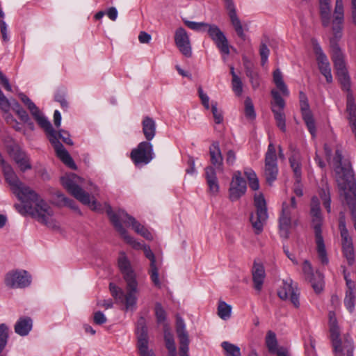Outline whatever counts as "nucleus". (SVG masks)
<instances>
[{
	"label": "nucleus",
	"instance_id": "1",
	"mask_svg": "<svg viewBox=\"0 0 356 356\" xmlns=\"http://www.w3.org/2000/svg\"><path fill=\"white\" fill-rule=\"evenodd\" d=\"M118 266L126 282L125 293L113 283H110L109 289L112 296L118 302L124 305L127 310L133 309L137 302L138 283L136 275L125 254L122 253L118 259Z\"/></svg>",
	"mask_w": 356,
	"mask_h": 356
},
{
	"label": "nucleus",
	"instance_id": "2",
	"mask_svg": "<svg viewBox=\"0 0 356 356\" xmlns=\"http://www.w3.org/2000/svg\"><path fill=\"white\" fill-rule=\"evenodd\" d=\"M38 124L44 130L47 138L54 147L56 156L68 167L76 169V165L69 152L62 143L58 140L57 131H55L48 119L38 109L31 114Z\"/></svg>",
	"mask_w": 356,
	"mask_h": 356
},
{
	"label": "nucleus",
	"instance_id": "3",
	"mask_svg": "<svg viewBox=\"0 0 356 356\" xmlns=\"http://www.w3.org/2000/svg\"><path fill=\"white\" fill-rule=\"evenodd\" d=\"M61 184L74 198L87 205L92 211H102V205L82 188L83 179L74 173H70L61 177Z\"/></svg>",
	"mask_w": 356,
	"mask_h": 356
},
{
	"label": "nucleus",
	"instance_id": "4",
	"mask_svg": "<svg viewBox=\"0 0 356 356\" xmlns=\"http://www.w3.org/2000/svg\"><path fill=\"white\" fill-rule=\"evenodd\" d=\"M32 192L35 195L25 194V197L19 200L22 202H31V207H29V215L32 218L49 227H55L56 225L53 218L54 213L53 208L33 190H32Z\"/></svg>",
	"mask_w": 356,
	"mask_h": 356
},
{
	"label": "nucleus",
	"instance_id": "5",
	"mask_svg": "<svg viewBox=\"0 0 356 356\" xmlns=\"http://www.w3.org/2000/svg\"><path fill=\"white\" fill-rule=\"evenodd\" d=\"M184 24L189 29L197 32H207L209 38L214 42L221 53L229 55V47L227 39L220 28L213 24L196 22L184 20Z\"/></svg>",
	"mask_w": 356,
	"mask_h": 356
},
{
	"label": "nucleus",
	"instance_id": "6",
	"mask_svg": "<svg viewBox=\"0 0 356 356\" xmlns=\"http://www.w3.org/2000/svg\"><path fill=\"white\" fill-rule=\"evenodd\" d=\"M312 226L314 231L316 249L318 257L323 264L328 263V258L325 250L323 237L322 236L321 226L323 218L320 209V202L317 197H313L311 201Z\"/></svg>",
	"mask_w": 356,
	"mask_h": 356
},
{
	"label": "nucleus",
	"instance_id": "7",
	"mask_svg": "<svg viewBox=\"0 0 356 356\" xmlns=\"http://www.w3.org/2000/svg\"><path fill=\"white\" fill-rule=\"evenodd\" d=\"M298 209L295 197L282 203L279 217V234L282 238H288L292 223L298 224Z\"/></svg>",
	"mask_w": 356,
	"mask_h": 356
},
{
	"label": "nucleus",
	"instance_id": "8",
	"mask_svg": "<svg viewBox=\"0 0 356 356\" xmlns=\"http://www.w3.org/2000/svg\"><path fill=\"white\" fill-rule=\"evenodd\" d=\"M1 166L6 181L10 185L13 193L17 196L19 200L20 199H24L25 197V194L31 195L32 196L35 195L32 192V189L30 187L25 186L19 179L13 169L9 164L5 163Z\"/></svg>",
	"mask_w": 356,
	"mask_h": 356
},
{
	"label": "nucleus",
	"instance_id": "9",
	"mask_svg": "<svg viewBox=\"0 0 356 356\" xmlns=\"http://www.w3.org/2000/svg\"><path fill=\"white\" fill-rule=\"evenodd\" d=\"M257 213L250 216V222L256 234H260L263 230L264 223L268 218L266 204L262 194L256 195L254 198Z\"/></svg>",
	"mask_w": 356,
	"mask_h": 356
},
{
	"label": "nucleus",
	"instance_id": "10",
	"mask_svg": "<svg viewBox=\"0 0 356 356\" xmlns=\"http://www.w3.org/2000/svg\"><path fill=\"white\" fill-rule=\"evenodd\" d=\"M130 156L136 165H147L154 157L152 143L149 141L140 143L136 148L132 149Z\"/></svg>",
	"mask_w": 356,
	"mask_h": 356
},
{
	"label": "nucleus",
	"instance_id": "11",
	"mask_svg": "<svg viewBox=\"0 0 356 356\" xmlns=\"http://www.w3.org/2000/svg\"><path fill=\"white\" fill-rule=\"evenodd\" d=\"M4 282L8 288L23 289L31 284V276L24 270H11L6 273Z\"/></svg>",
	"mask_w": 356,
	"mask_h": 356
},
{
	"label": "nucleus",
	"instance_id": "12",
	"mask_svg": "<svg viewBox=\"0 0 356 356\" xmlns=\"http://www.w3.org/2000/svg\"><path fill=\"white\" fill-rule=\"evenodd\" d=\"M105 209L106 213H107L111 222L124 240L136 250L143 249V247L145 245L141 244L128 234V232L120 222L118 216L115 215V212H113L111 207L109 204H105Z\"/></svg>",
	"mask_w": 356,
	"mask_h": 356
},
{
	"label": "nucleus",
	"instance_id": "13",
	"mask_svg": "<svg viewBox=\"0 0 356 356\" xmlns=\"http://www.w3.org/2000/svg\"><path fill=\"white\" fill-rule=\"evenodd\" d=\"M312 42L314 52L316 56L318 69L321 73L325 77L327 82L332 83V75L328 58L316 40H312Z\"/></svg>",
	"mask_w": 356,
	"mask_h": 356
},
{
	"label": "nucleus",
	"instance_id": "14",
	"mask_svg": "<svg viewBox=\"0 0 356 356\" xmlns=\"http://www.w3.org/2000/svg\"><path fill=\"white\" fill-rule=\"evenodd\" d=\"M136 333L138 348L140 356H154L153 352L148 349L147 327L146 326V321L143 317H140L137 321Z\"/></svg>",
	"mask_w": 356,
	"mask_h": 356
},
{
	"label": "nucleus",
	"instance_id": "15",
	"mask_svg": "<svg viewBox=\"0 0 356 356\" xmlns=\"http://www.w3.org/2000/svg\"><path fill=\"white\" fill-rule=\"evenodd\" d=\"M278 296L282 300L290 299L291 302L296 308L300 307V293L296 284H293L291 279L288 278L282 282V287L278 290Z\"/></svg>",
	"mask_w": 356,
	"mask_h": 356
},
{
	"label": "nucleus",
	"instance_id": "16",
	"mask_svg": "<svg viewBox=\"0 0 356 356\" xmlns=\"http://www.w3.org/2000/svg\"><path fill=\"white\" fill-rule=\"evenodd\" d=\"M119 218L120 222H123L132 227L134 231L148 241L154 239L153 235L145 226L138 222L133 216L129 215L124 210H119L115 213Z\"/></svg>",
	"mask_w": 356,
	"mask_h": 356
},
{
	"label": "nucleus",
	"instance_id": "17",
	"mask_svg": "<svg viewBox=\"0 0 356 356\" xmlns=\"http://www.w3.org/2000/svg\"><path fill=\"white\" fill-rule=\"evenodd\" d=\"M344 20V10L343 0H336L334 10V19L332 20L333 38L330 39L337 42L342 36L343 23Z\"/></svg>",
	"mask_w": 356,
	"mask_h": 356
},
{
	"label": "nucleus",
	"instance_id": "18",
	"mask_svg": "<svg viewBox=\"0 0 356 356\" xmlns=\"http://www.w3.org/2000/svg\"><path fill=\"white\" fill-rule=\"evenodd\" d=\"M175 42L179 51L186 57L192 56V48L189 36L186 31L182 28H178L175 33Z\"/></svg>",
	"mask_w": 356,
	"mask_h": 356
},
{
	"label": "nucleus",
	"instance_id": "19",
	"mask_svg": "<svg viewBox=\"0 0 356 356\" xmlns=\"http://www.w3.org/2000/svg\"><path fill=\"white\" fill-rule=\"evenodd\" d=\"M176 332L179 341V356H189V339L184 320L181 317L177 318Z\"/></svg>",
	"mask_w": 356,
	"mask_h": 356
},
{
	"label": "nucleus",
	"instance_id": "20",
	"mask_svg": "<svg viewBox=\"0 0 356 356\" xmlns=\"http://www.w3.org/2000/svg\"><path fill=\"white\" fill-rule=\"evenodd\" d=\"M343 273L346 286L343 302L347 310L352 313L355 309V295L354 289L355 283L350 278V273L346 272V269L343 270Z\"/></svg>",
	"mask_w": 356,
	"mask_h": 356
},
{
	"label": "nucleus",
	"instance_id": "21",
	"mask_svg": "<svg viewBox=\"0 0 356 356\" xmlns=\"http://www.w3.org/2000/svg\"><path fill=\"white\" fill-rule=\"evenodd\" d=\"M343 254L348 265L352 266L355 261V251L353 238L348 229L340 231Z\"/></svg>",
	"mask_w": 356,
	"mask_h": 356
},
{
	"label": "nucleus",
	"instance_id": "22",
	"mask_svg": "<svg viewBox=\"0 0 356 356\" xmlns=\"http://www.w3.org/2000/svg\"><path fill=\"white\" fill-rule=\"evenodd\" d=\"M225 7L229 12V17L230 18L232 26L237 35L243 40H246V35L243 31L241 22L236 15V10L233 0H224Z\"/></svg>",
	"mask_w": 356,
	"mask_h": 356
},
{
	"label": "nucleus",
	"instance_id": "23",
	"mask_svg": "<svg viewBox=\"0 0 356 356\" xmlns=\"http://www.w3.org/2000/svg\"><path fill=\"white\" fill-rule=\"evenodd\" d=\"M252 281L254 288L258 292H260L263 287V284L266 277L264 266L262 264L254 261L252 269Z\"/></svg>",
	"mask_w": 356,
	"mask_h": 356
},
{
	"label": "nucleus",
	"instance_id": "24",
	"mask_svg": "<svg viewBox=\"0 0 356 356\" xmlns=\"http://www.w3.org/2000/svg\"><path fill=\"white\" fill-rule=\"evenodd\" d=\"M210 161L215 170L223 171V157L218 142H213L209 147Z\"/></svg>",
	"mask_w": 356,
	"mask_h": 356
},
{
	"label": "nucleus",
	"instance_id": "25",
	"mask_svg": "<svg viewBox=\"0 0 356 356\" xmlns=\"http://www.w3.org/2000/svg\"><path fill=\"white\" fill-rule=\"evenodd\" d=\"M290 167L292 169L296 181L300 183L302 176V156L298 150L293 149L289 159Z\"/></svg>",
	"mask_w": 356,
	"mask_h": 356
},
{
	"label": "nucleus",
	"instance_id": "26",
	"mask_svg": "<svg viewBox=\"0 0 356 356\" xmlns=\"http://www.w3.org/2000/svg\"><path fill=\"white\" fill-rule=\"evenodd\" d=\"M204 170L209 191L211 195H216L218 193L220 188L216 171L212 166L206 167Z\"/></svg>",
	"mask_w": 356,
	"mask_h": 356
},
{
	"label": "nucleus",
	"instance_id": "27",
	"mask_svg": "<svg viewBox=\"0 0 356 356\" xmlns=\"http://www.w3.org/2000/svg\"><path fill=\"white\" fill-rule=\"evenodd\" d=\"M247 186L245 179L232 181L229 188V199L234 202L238 200L246 192Z\"/></svg>",
	"mask_w": 356,
	"mask_h": 356
},
{
	"label": "nucleus",
	"instance_id": "28",
	"mask_svg": "<svg viewBox=\"0 0 356 356\" xmlns=\"http://www.w3.org/2000/svg\"><path fill=\"white\" fill-rule=\"evenodd\" d=\"M12 156L22 171L24 172L31 168L27 155L19 147L13 149Z\"/></svg>",
	"mask_w": 356,
	"mask_h": 356
},
{
	"label": "nucleus",
	"instance_id": "29",
	"mask_svg": "<svg viewBox=\"0 0 356 356\" xmlns=\"http://www.w3.org/2000/svg\"><path fill=\"white\" fill-rule=\"evenodd\" d=\"M277 160H265L264 176L266 182L269 185H272L273 182L277 179Z\"/></svg>",
	"mask_w": 356,
	"mask_h": 356
},
{
	"label": "nucleus",
	"instance_id": "30",
	"mask_svg": "<svg viewBox=\"0 0 356 356\" xmlns=\"http://www.w3.org/2000/svg\"><path fill=\"white\" fill-rule=\"evenodd\" d=\"M143 132L147 141L152 140L156 134V123L155 121L146 116L144 118L143 122Z\"/></svg>",
	"mask_w": 356,
	"mask_h": 356
},
{
	"label": "nucleus",
	"instance_id": "31",
	"mask_svg": "<svg viewBox=\"0 0 356 356\" xmlns=\"http://www.w3.org/2000/svg\"><path fill=\"white\" fill-rule=\"evenodd\" d=\"M32 328V320L29 317L20 318L15 325V331L20 336H26Z\"/></svg>",
	"mask_w": 356,
	"mask_h": 356
},
{
	"label": "nucleus",
	"instance_id": "32",
	"mask_svg": "<svg viewBox=\"0 0 356 356\" xmlns=\"http://www.w3.org/2000/svg\"><path fill=\"white\" fill-rule=\"evenodd\" d=\"M330 338L336 356H342L343 345L339 339L340 332L339 326L330 327Z\"/></svg>",
	"mask_w": 356,
	"mask_h": 356
},
{
	"label": "nucleus",
	"instance_id": "33",
	"mask_svg": "<svg viewBox=\"0 0 356 356\" xmlns=\"http://www.w3.org/2000/svg\"><path fill=\"white\" fill-rule=\"evenodd\" d=\"M319 195L323 201V206L328 213L331 211V197L330 187L327 181L322 179V187L319 190Z\"/></svg>",
	"mask_w": 356,
	"mask_h": 356
},
{
	"label": "nucleus",
	"instance_id": "34",
	"mask_svg": "<svg viewBox=\"0 0 356 356\" xmlns=\"http://www.w3.org/2000/svg\"><path fill=\"white\" fill-rule=\"evenodd\" d=\"M273 81L276 86V87L280 90L284 96H288L289 95V90L287 88L286 85L283 81V76L280 69H276L273 72Z\"/></svg>",
	"mask_w": 356,
	"mask_h": 356
},
{
	"label": "nucleus",
	"instance_id": "35",
	"mask_svg": "<svg viewBox=\"0 0 356 356\" xmlns=\"http://www.w3.org/2000/svg\"><path fill=\"white\" fill-rule=\"evenodd\" d=\"M244 174L248 180L250 188L253 191L259 190V179L254 171L251 168H245L244 170Z\"/></svg>",
	"mask_w": 356,
	"mask_h": 356
},
{
	"label": "nucleus",
	"instance_id": "36",
	"mask_svg": "<svg viewBox=\"0 0 356 356\" xmlns=\"http://www.w3.org/2000/svg\"><path fill=\"white\" fill-rule=\"evenodd\" d=\"M272 112L274 114V118L276 121L277 126L280 129L285 132L286 131V118L283 110L277 109L274 106L272 108Z\"/></svg>",
	"mask_w": 356,
	"mask_h": 356
},
{
	"label": "nucleus",
	"instance_id": "37",
	"mask_svg": "<svg viewBox=\"0 0 356 356\" xmlns=\"http://www.w3.org/2000/svg\"><path fill=\"white\" fill-rule=\"evenodd\" d=\"M266 344L270 353H277V341L276 335L273 332L270 330L267 332L266 337Z\"/></svg>",
	"mask_w": 356,
	"mask_h": 356
},
{
	"label": "nucleus",
	"instance_id": "38",
	"mask_svg": "<svg viewBox=\"0 0 356 356\" xmlns=\"http://www.w3.org/2000/svg\"><path fill=\"white\" fill-rule=\"evenodd\" d=\"M221 346L225 350V356H241V349L236 345L228 341H223Z\"/></svg>",
	"mask_w": 356,
	"mask_h": 356
},
{
	"label": "nucleus",
	"instance_id": "39",
	"mask_svg": "<svg viewBox=\"0 0 356 356\" xmlns=\"http://www.w3.org/2000/svg\"><path fill=\"white\" fill-rule=\"evenodd\" d=\"M232 307L224 301H220L218 306V315L222 320H227L231 317Z\"/></svg>",
	"mask_w": 356,
	"mask_h": 356
},
{
	"label": "nucleus",
	"instance_id": "40",
	"mask_svg": "<svg viewBox=\"0 0 356 356\" xmlns=\"http://www.w3.org/2000/svg\"><path fill=\"white\" fill-rule=\"evenodd\" d=\"M312 288L316 293H321L324 286L323 276L321 273L316 272V275L308 280Z\"/></svg>",
	"mask_w": 356,
	"mask_h": 356
},
{
	"label": "nucleus",
	"instance_id": "41",
	"mask_svg": "<svg viewBox=\"0 0 356 356\" xmlns=\"http://www.w3.org/2000/svg\"><path fill=\"white\" fill-rule=\"evenodd\" d=\"M9 328L5 323L0 324V354L6 347L8 339Z\"/></svg>",
	"mask_w": 356,
	"mask_h": 356
},
{
	"label": "nucleus",
	"instance_id": "42",
	"mask_svg": "<svg viewBox=\"0 0 356 356\" xmlns=\"http://www.w3.org/2000/svg\"><path fill=\"white\" fill-rule=\"evenodd\" d=\"M56 196L63 203L64 206L68 207L71 209L78 211L81 214L77 204L73 200L67 197L61 193H58Z\"/></svg>",
	"mask_w": 356,
	"mask_h": 356
},
{
	"label": "nucleus",
	"instance_id": "43",
	"mask_svg": "<svg viewBox=\"0 0 356 356\" xmlns=\"http://www.w3.org/2000/svg\"><path fill=\"white\" fill-rule=\"evenodd\" d=\"M244 104L245 117L254 120L256 118V113L252 99L249 97H246Z\"/></svg>",
	"mask_w": 356,
	"mask_h": 356
},
{
	"label": "nucleus",
	"instance_id": "44",
	"mask_svg": "<svg viewBox=\"0 0 356 356\" xmlns=\"http://www.w3.org/2000/svg\"><path fill=\"white\" fill-rule=\"evenodd\" d=\"M271 95L274 100V103H272V107L277 106L278 108L277 109L284 110V108L285 106V102L284 99L281 97L279 92L273 90L271 91Z\"/></svg>",
	"mask_w": 356,
	"mask_h": 356
},
{
	"label": "nucleus",
	"instance_id": "45",
	"mask_svg": "<svg viewBox=\"0 0 356 356\" xmlns=\"http://www.w3.org/2000/svg\"><path fill=\"white\" fill-rule=\"evenodd\" d=\"M353 342L350 338H345L343 342L342 355L353 356Z\"/></svg>",
	"mask_w": 356,
	"mask_h": 356
},
{
	"label": "nucleus",
	"instance_id": "46",
	"mask_svg": "<svg viewBox=\"0 0 356 356\" xmlns=\"http://www.w3.org/2000/svg\"><path fill=\"white\" fill-rule=\"evenodd\" d=\"M19 97L21 101L24 104V105L30 111L31 114L39 109L36 106V105L24 93H19Z\"/></svg>",
	"mask_w": 356,
	"mask_h": 356
},
{
	"label": "nucleus",
	"instance_id": "47",
	"mask_svg": "<svg viewBox=\"0 0 356 356\" xmlns=\"http://www.w3.org/2000/svg\"><path fill=\"white\" fill-rule=\"evenodd\" d=\"M246 74L250 79L252 88L254 89L257 88L259 86V79L258 74L253 71L251 68H247Z\"/></svg>",
	"mask_w": 356,
	"mask_h": 356
},
{
	"label": "nucleus",
	"instance_id": "48",
	"mask_svg": "<svg viewBox=\"0 0 356 356\" xmlns=\"http://www.w3.org/2000/svg\"><path fill=\"white\" fill-rule=\"evenodd\" d=\"M149 275L151 280L156 286L161 287V282L159 277V270L156 266V264L150 265Z\"/></svg>",
	"mask_w": 356,
	"mask_h": 356
},
{
	"label": "nucleus",
	"instance_id": "49",
	"mask_svg": "<svg viewBox=\"0 0 356 356\" xmlns=\"http://www.w3.org/2000/svg\"><path fill=\"white\" fill-rule=\"evenodd\" d=\"M312 137L316 136V126L312 115L302 117Z\"/></svg>",
	"mask_w": 356,
	"mask_h": 356
},
{
	"label": "nucleus",
	"instance_id": "50",
	"mask_svg": "<svg viewBox=\"0 0 356 356\" xmlns=\"http://www.w3.org/2000/svg\"><path fill=\"white\" fill-rule=\"evenodd\" d=\"M211 112L216 124H220L223 121V115L222 111L219 110L217 107V103H212Z\"/></svg>",
	"mask_w": 356,
	"mask_h": 356
},
{
	"label": "nucleus",
	"instance_id": "51",
	"mask_svg": "<svg viewBox=\"0 0 356 356\" xmlns=\"http://www.w3.org/2000/svg\"><path fill=\"white\" fill-rule=\"evenodd\" d=\"M302 272L305 276V278L308 280L316 275L314 273L312 264L309 261L305 260L302 264Z\"/></svg>",
	"mask_w": 356,
	"mask_h": 356
},
{
	"label": "nucleus",
	"instance_id": "52",
	"mask_svg": "<svg viewBox=\"0 0 356 356\" xmlns=\"http://www.w3.org/2000/svg\"><path fill=\"white\" fill-rule=\"evenodd\" d=\"M232 89L237 96H240L243 92L242 82L237 75H234L232 79Z\"/></svg>",
	"mask_w": 356,
	"mask_h": 356
},
{
	"label": "nucleus",
	"instance_id": "53",
	"mask_svg": "<svg viewBox=\"0 0 356 356\" xmlns=\"http://www.w3.org/2000/svg\"><path fill=\"white\" fill-rule=\"evenodd\" d=\"M259 54L261 56V65H264L267 62L270 54V50L265 43L261 42L259 49Z\"/></svg>",
	"mask_w": 356,
	"mask_h": 356
},
{
	"label": "nucleus",
	"instance_id": "54",
	"mask_svg": "<svg viewBox=\"0 0 356 356\" xmlns=\"http://www.w3.org/2000/svg\"><path fill=\"white\" fill-rule=\"evenodd\" d=\"M13 109L14 111H15V112L22 121L26 122L29 120V116L27 112L23 108H22L18 103H16L15 104V107L13 108Z\"/></svg>",
	"mask_w": 356,
	"mask_h": 356
},
{
	"label": "nucleus",
	"instance_id": "55",
	"mask_svg": "<svg viewBox=\"0 0 356 356\" xmlns=\"http://www.w3.org/2000/svg\"><path fill=\"white\" fill-rule=\"evenodd\" d=\"M155 314L158 323H163L165 320V312L160 303H156L155 305Z\"/></svg>",
	"mask_w": 356,
	"mask_h": 356
},
{
	"label": "nucleus",
	"instance_id": "56",
	"mask_svg": "<svg viewBox=\"0 0 356 356\" xmlns=\"http://www.w3.org/2000/svg\"><path fill=\"white\" fill-rule=\"evenodd\" d=\"M57 138L58 141L59 139H61L67 145H73V142L70 138L69 133L64 130H60L58 132H57Z\"/></svg>",
	"mask_w": 356,
	"mask_h": 356
},
{
	"label": "nucleus",
	"instance_id": "57",
	"mask_svg": "<svg viewBox=\"0 0 356 356\" xmlns=\"http://www.w3.org/2000/svg\"><path fill=\"white\" fill-rule=\"evenodd\" d=\"M145 256L150 261V265L156 264V257L149 245H144L142 249Z\"/></svg>",
	"mask_w": 356,
	"mask_h": 356
},
{
	"label": "nucleus",
	"instance_id": "58",
	"mask_svg": "<svg viewBox=\"0 0 356 356\" xmlns=\"http://www.w3.org/2000/svg\"><path fill=\"white\" fill-rule=\"evenodd\" d=\"M24 204H15V209L17 210V211L22 214H29V207H31V202H22Z\"/></svg>",
	"mask_w": 356,
	"mask_h": 356
},
{
	"label": "nucleus",
	"instance_id": "59",
	"mask_svg": "<svg viewBox=\"0 0 356 356\" xmlns=\"http://www.w3.org/2000/svg\"><path fill=\"white\" fill-rule=\"evenodd\" d=\"M164 340L165 343V347L167 349L175 348V343L172 334L169 332H165Z\"/></svg>",
	"mask_w": 356,
	"mask_h": 356
},
{
	"label": "nucleus",
	"instance_id": "60",
	"mask_svg": "<svg viewBox=\"0 0 356 356\" xmlns=\"http://www.w3.org/2000/svg\"><path fill=\"white\" fill-rule=\"evenodd\" d=\"M198 94H199V97L201 99V102H202V105L204 106V107L207 110L209 109V108H210L209 97L206 93L204 92V91L201 87H200L198 88Z\"/></svg>",
	"mask_w": 356,
	"mask_h": 356
},
{
	"label": "nucleus",
	"instance_id": "61",
	"mask_svg": "<svg viewBox=\"0 0 356 356\" xmlns=\"http://www.w3.org/2000/svg\"><path fill=\"white\" fill-rule=\"evenodd\" d=\"M265 160H277V155L275 146L270 143L266 153Z\"/></svg>",
	"mask_w": 356,
	"mask_h": 356
},
{
	"label": "nucleus",
	"instance_id": "62",
	"mask_svg": "<svg viewBox=\"0 0 356 356\" xmlns=\"http://www.w3.org/2000/svg\"><path fill=\"white\" fill-rule=\"evenodd\" d=\"M236 155L235 152L232 149L228 150L225 155L226 163L228 165L232 166L234 164V163L236 162Z\"/></svg>",
	"mask_w": 356,
	"mask_h": 356
},
{
	"label": "nucleus",
	"instance_id": "63",
	"mask_svg": "<svg viewBox=\"0 0 356 356\" xmlns=\"http://www.w3.org/2000/svg\"><path fill=\"white\" fill-rule=\"evenodd\" d=\"M93 321L97 325H102L106 322L107 319L103 312L98 311L94 314Z\"/></svg>",
	"mask_w": 356,
	"mask_h": 356
},
{
	"label": "nucleus",
	"instance_id": "64",
	"mask_svg": "<svg viewBox=\"0 0 356 356\" xmlns=\"http://www.w3.org/2000/svg\"><path fill=\"white\" fill-rule=\"evenodd\" d=\"M300 109L302 117L312 115L309 110V105L307 99H300Z\"/></svg>",
	"mask_w": 356,
	"mask_h": 356
}]
</instances>
